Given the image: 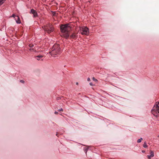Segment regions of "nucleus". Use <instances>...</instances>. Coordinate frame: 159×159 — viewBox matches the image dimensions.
Listing matches in <instances>:
<instances>
[{
	"instance_id": "4be33fe9",
	"label": "nucleus",
	"mask_w": 159,
	"mask_h": 159,
	"mask_svg": "<svg viewBox=\"0 0 159 159\" xmlns=\"http://www.w3.org/2000/svg\"><path fill=\"white\" fill-rule=\"evenodd\" d=\"M58 111H63V109L62 108H61V109H59V110H58Z\"/></svg>"
},
{
	"instance_id": "ddd939ff",
	"label": "nucleus",
	"mask_w": 159,
	"mask_h": 159,
	"mask_svg": "<svg viewBox=\"0 0 159 159\" xmlns=\"http://www.w3.org/2000/svg\"><path fill=\"white\" fill-rule=\"evenodd\" d=\"M150 156L152 157H153L154 156V152L152 151H151L150 152Z\"/></svg>"
},
{
	"instance_id": "1a4fd4ad",
	"label": "nucleus",
	"mask_w": 159,
	"mask_h": 159,
	"mask_svg": "<svg viewBox=\"0 0 159 159\" xmlns=\"http://www.w3.org/2000/svg\"><path fill=\"white\" fill-rule=\"evenodd\" d=\"M16 22L17 23V24H20L21 23V21L20 20V18L18 16H16V18H15Z\"/></svg>"
},
{
	"instance_id": "bb28decb",
	"label": "nucleus",
	"mask_w": 159,
	"mask_h": 159,
	"mask_svg": "<svg viewBox=\"0 0 159 159\" xmlns=\"http://www.w3.org/2000/svg\"><path fill=\"white\" fill-rule=\"evenodd\" d=\"M142 152H145V151H142Z\"/></svg>"
},
{
	"instance_id": "393cba45",
	"label": "nucleus",
	"mask_w": 159,
	"mask_h": 159,
	"mask_svg": "<svg viewBox=\"0 0 159 159\" xmlns=\"http://www.w3.org/2000/svg\"><path fill=\"white\" fill-rule=\"evenodd\" d=\"M89 84L91 86H93V84L92 83H89Z\"/></svg>"
},
{
	"instance_id": "cd10ccee",
	"label": "nucleus",
	"mask_w": 159,
	"mask_h": 159,
	"mask_svg": "<svg viewBox=\"0 0 159 159\" xmlns=\"http://www.w3.org/2000/svg\"><path fill=\"white\" fill-rule=\"evenodd\" d=\"M76 84H78V83H76Z\"/></svg>"
},
{
	"instance_id": "20e7f679",
	"label": "nucleus",
	"mask_w": 159,
	"mask_h": 159,
	"mask_svg": "<svg viewBox=\"0 0 159 159\" xmlns=\"http://www.w3.org/2000/svg\"><path fill=\"white\" fill-rule=\"evenodd\" d=\"M80 33L82 35H88L89 34V29L86 27L83 26L82 27L79 26V27Z\"/></svg>"
},
{
	"instance_id": "2eb2a0df",
	"label": "nucleus",
	"mask_w": 159,
	"mask_h": 159,
	"mask_svg": "<svg viewBox=\"0 0 159 159\" xmlns=\"http://www.w3.org/2000/svg\"><path fill=\"white\" fill-rule=\"evenodd\" d=\"M142 140H143V139L142 138H141L140 139L138 140L137 142L138 143H140L141 142Z\"/></svg>"
},
{
	"instance_id": "5701e85b",
	"label": "nucleus",
	"mask_w": 159,
	"mask_h": 159,
	"mask_svg": "<svg viewBox=\"0 0 159 159\" xmlns=\"http://www.w3.org/2000/svg\"><path fill=\"white\" fill-rule=\"evenodd\" d=\"M87 80L88 81H89L90 80V79L89 78H88V79H87Z\"/></svg>"
},
{
	"instance_id": "f257e3e1",
	"label": "nucleus",
	"mask_w": 159,
	"mask_h": 159,
	"mask_svg": "<svg viewBox=\"0 0 159 159\" xmlns=\"http://www.w3.org/2000/svg\"><path fill=\"white\" fill-rule=\"evenodd\" d=\"M61 32V36L66 39L68 38L69 36V32L72 30V27L70 24L62 25L60 27Z\"/></svg>"
},
{
	"instance_id": "a211bd4d",
	"label": "nucleus",
	"mask_w": 159,
	"mask_h": 159,
	"mask_svg": "<svg viewBox=\"0 0 159 159\" xmlns=\"http://www.w3.org/2000/svg\"><path fill=\"white\" fill-rule=\"evenodd\" d=\"M92 79H93V80L94 81H98L97 80V79H95L94 78V77Z\"/></svg>"
},
{
	"instance_id": "a878e982",
	"label": "nucleus",
	"mask_w": 159,
	"mask_h": 159,
	"mask_svg": "<svg viewBox=\"0 0 159 159\" xmlns=\"http://www.w3.org/2000/svg\"><path fill=\"white\" fill-rule=\"evenodd\" d=\"M57 100H58L59 99V98H57Z\"/></svg>"
},
{
	"instance_id": "412c9836",
	"label": "nucleus",
	"mask_w": 159,
	"mask_h": 159,
	"mask_svg": "<svg viewBox=\"0 0 159 159\" xmlns=\"http://www.w3.org/2000/svg\"><path fill=\"white\" fill-rule=\"evenodd\" d=\"M148 158L149 159H150L151 158V157H151V156H150V155H148Z\"/></svg>"
},
{
	"instance_id": "f3484780",
	"label": "nucleus",
	"mask_w": 159,
	"mask_h": 159,
	"mask_svg": "<svg viewBox=\"0 0 159 159\" xmlns=\"http://www.w3.org/2000/svg\"><path fill=\"white\" fill-rule=\"evenodd\" d=\"M29 46L30 48H34L33 47H34V45L33 44H29Z\"/></svg>"
},
{
	"instance_id": "6e6552de",
	"label": "nucleus",
	"mask_w": 159,
	"mask_h": 159,
	"mask_svg": "<svg viewBox=\"0 0 159 159\" xmlns=\"http://www.w3.org/2000/svg\"><path fill=\"white\" fill-rule=\"evenodd\" d=\"M77 34L75 33H73L70 37V39H75L77 37Z\"/></svg>"
},
{
	"instance_id": "6ab92c4d",
	"label": "nucleus",
	"mask_w": 159,
	"mask_h": 159,
	"mask_svg": "<svg viewBox=\"0 0 159 159\" xmlns=\"http://www.w3.org/2000/svg\"><path fill=\"white\" fill-rule=\"evenodd\" d=\"M15 16L14 14H13L12 16L15 18H16V16Z\"/></svg>"
},
{
	"instance_id": "7ed1b4c3",
	"label": "nucleus",
	"mask_w": 159,
	"mask_h": 159,
	"mask_svg": "<svg viewBox=\"0 0 159 159\" xmlns=\"http://www.w3.org/2000/svg\"><path fill=\"white\" fill-rule=\"evenodd\" d=\"M159 102H156V105H155L152 110V112L155 116H159V106L158 104Z\"/></svg>"
},
{
	"instance_id": "0eeeda50",
	"label": "nucleus",
	"mask_w": 159,
	"mask_h": 159,
	"mask_svg": "<svg viewBox=\"0 0 159 159\" xmlns=\"http://www.w3.org/2000/svg\"><path fill=\"white\" fill-rule=\"evenodd\" d=\"M30 13L33 14V16L34 17H36L38 16V13L37 12L33 9H31Z\"/></svg>"
},
{
	"instance_id": "423d86ee",
	"label": "nucleus",
	"mask_w": 159,
	"mask_h": 159,
	"mask_svg": "<svg viewBox=\"0 0 159 159\" xmlns=\"http://www.w3.org/2000/svg\"><path fill=\"white\" fill-rule=\"evenodd\" d=\"M48 47V45L47 43H45L44 44H43L42 46L40 47L41 51H43L45 50H47Z\"/></svg>"
},
{
	"instance_id": "aec40b11",
	"label": "nucleus",
	"mask_w": 159,
	"mask_h": 159,
	"mask_svg": "<svg viewBox=\"0 0 159 159\" xmlns=\"http://www.w3.org/2000/svg\"><path fill=\"white\" fill-rule=\"evenodd\" d=\"M20 82H21L22 83H24L25 82V81L23 80H20Z\"/></svg>"
},
{
	"instance_id": "4468645a",
	"label": "nucleus",
	"mask_w": 159,
	"mask_h": 159,
	"mask_svg": "<svg viewBox=\"0 0 159 159\" xmlns=\"http://www.w3.org/2000/svg\"><path fill=\"white\" fill-rule=\"evenodd\" d=\"M143 147L144 148H147L148 147V146L147 145V143L146 142H144V143Z\"/></svg>"
},
{
	"instance_id": "f8f14e48",
	"label": "nucleus",
	"mask_w": 159,
	"mask_h": 159,
	"mask_svg": "<svg viewBox=\"0 0 159 159\" xmlns=\"http://www.w3.org/2000/svg\"><path fill=\"white\" fill-rule=\"evenodd\" d=\"M88 148H84V150L85 152L86 153L87 152L88 150Z\"/></svg>"
},
{
	"instance_id": "dca6fc26",
	"label": "nucleus",
	"mask_w": 159,
	"mask_h": 159,
	"mask_svg": "<svg viewBox=\"0 0 159 159\" xmlns=\"http://www.w3.org/2000/svg\"><path fill=\"white\" fill-rule=\"evenodd\" d=\"M6 0H0V5L2 4Z\"/></svg>"
},
{
	"instance_id": "9b49d317",
	"label": "nucleus",
	"mask_w": 159,
	"mask_h": 159,
	"mask_svg": "<svg viewBox=\"0 0 159 159\" xmlns=\"http://www.w3.org/2000/svg\"><path fill=\"white\" fill-rule=\"evenodd\" d=\"M29 50L31 52H36V48L34 49V48H30Z\"/></svg>"
},
{
	"instance_id": "b1692460",
	"label": "nucleus",
	"mask_w": 159,
	"mask_h": 159,
	"mask_svg": "<svg viewBox=\"0 0 159 159\" xmlns=\"http://www.w3.org/2000/svg\"><path fill=\"white\" fill-rule=\"evenodd\" d=\"M54 113L56 114H58V112L57 111H55Z\"/></svg>"
},
{
	"instance_id": "39448f33",
	"label": "nucleus",
	"mask_w": 159,
	"mask_h": 159,
	"mask_svg": "<svg viewBox=\"0 0 159 159\" xmlns=\"http://www.w3.org/2000/svg\"><path fill=\"white\" fill-rule=\"evenodd\" d=\"M42 28L45 31L47 32L48 33H51L54 30V28L52 25L49 23L44 26H43Z\"/></svg>"
},
{
	"instance_id": "9d476101",
	"label": "nucleus",
	"mask_w": 159,
	"mask_h": 159,
	"mask_svg": "<svg viewBox=\"0 0 159 159\" xmlns=\"http://www.w3.org/2000/svg\"><path fill=\"white\" fill-rule=\"evenodd\" d=\"M43 57V56L42 55H39L38 56H35V58L37 60H39L40 59L42 58Z\"/></svg>"
},
{
	"instance_id": "f03ea898",
	"label": "nucleus",
	"mask_w": 159,
	"mask_h": 159,
	"mask_svg": "<svg viewBox=\"0 0 159 159\" xmlns=\"http://www.w3.org/2000/svg\"><path fill=\"white\" fill-rule=\"evenodd\" d=\"M61 52V50L59 44L56 43L55 44L52 48V51L49 53L51 55L53 56L54 55L59 54Z\"/></svg>"
}]
</instances>
